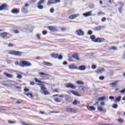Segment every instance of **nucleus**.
<instances>
[{
  "label": "nucleus",
  "mask_w": 125,
  "mask_h": 125,
  "mask_svg": "<svg viewBox=\"0 0 125 125\" xmlns=\"http://www.w3.org/2000/svg\"><path fill=\"white\" fill-rule=\"evenodd\" d=\"M72 57L74 58V59H75V60H77L78 61L80 60V58H79V54H78V53L74 54L72 55Z\"/></svg>",
  "instance_id": "12"
},
{
  "label": "nucleus",
  "mask_w": 125,
  "mask_h": 125,
  "mask_svg": "<svg viewBox=\"0 0 125 125\" xmlns=\"http://www.w3.org/2000/svg\"><path fill=\"white\" fill-rule=\"evenodd\" d=\"M37 7L39 9H43V6L42 5H38Z\"/></svg>",
  "instance_id": "36"
},
{
  "label": "nucleus",
  "mask_w": 125,
  "mask_h": 125,
  "mask_svg": "<svg viewBox=\"0 0 125 125\" xmlns=\"http://www.w3.org/2000/svg\"><path fill=\"white\" fill-rule=\"evenodd\" d=\"M78 89L80 91H83V92H84V91L86 90V88L83 86H80V87H79Z\"/></svg>",
  "instance_id": "16"
},
{
  "label": "nucleus",
  "mask_w": 125,
  "mask_h": 125,
  "mask_svg": "<svg viewBox=\"0 0 125 125\" xmlns=\"http://www.w3.org/2000/svg\"><path fill=\"white\" fill-rule=\"evenodd\" d=\"M88 35H92V31L91 30H89L88 31Z\"/></svg>",
  "instance_id": "57"
},
{
  "label": "nucleus",
  "mask_w": 125,
  "mask_h": 125,
  "mask_svg": "<svg viewBox=\"0 0 125 125\" xmlns=\"http://www.w3.org/2000/svg\"><path fill=\"white\" fill-rule=\"evenodd\" d=\"M41 89L43 91V93L45 95H48V94H49V92L46 91V88H45V87L42 86Z\"/></svg>",
  "instance_id": "10"
},
{
  "label": "nucleus",
  "mask_w": 125,
  "mask_h": 125,
  "mask_svg": "<svg viewBox=\"0 0 125 125\" xmlns=\"http://www.w3.org/2000/svg\"><path fill=\"white\" fill-rule=\"evenodd\" d=\"M89 8H91V9L94 8V4H90L89 5Z\"/></svg>",
  "instance_id": "45"
},
{
  "label": "nucleus",
  "mask_w": 125,
  "mask_h": 125,
  "mask_svg": "<svg viewBox=\"0 0 125 125\" xmlns=\"http://www.w3.org/2000/svg\"><path fill=\"white\" fill-rule=\"evenodd\" d=\"M104 79H105V77L104 76H100L99 77V80H100L101 81H103Z\"/></svg>",
  "instance_id": "47"
},
{
  "label": "nucleus",
  "mask_w": 125,
  "mask_h": 125,
  "mask_svg": "<svg viewBox=\"0 0 125 125\" xmlns=\"http://www.w3.org/2000/svg\"><path fill=\"white\" fill-rule=\"evenodd\" d=\"M120 92H121V93H123V94L125 93V89L121 90Z\"/></svg>",
  "instance_id": "62"
},
{
  "label": "nucleus",
  "mask_w": 125,
  "mask_h": 125,
  "mask_svg": "<svg viewBox=\"0 0 125 125\" xmlns=\"http://www.w3.org/2000/svg\"><path fill=\"white\" fill-rule=\"evenodd\" d=\"M98 111H100V112H102L103 113H106V109H103L102 107L99 106L98 107Z\"/></svg>",
  "instance_id": "18"
},
{
  "label": "nucleus",
  "mask_w": 125,
  "mask_h": 125,
  "mask_svg": "<svg viewBox=\"0 0 125 125\" xmlns=\"http://www.w3.org/2000/svg\"><path fill=\"white\" fill-rule=\"evenodd\" d=\"M11 12L13 14H18V13H19V10L15 8V9H13L11 10Z\"/></svg>",
  "instance_id": "15"
},
{
  "label": "nucleus",
  "mask_w": 125,
  "mask_h": 125,
  "mask_svg": "<svg viewBox=\"0 0 125 125\" xmlns=\"http://www.w3.org/2000/svg\"><path fill=\"white\" fill-rule=\"evenodd\" d=\"M60 42H64L65 41H66V39H60L59 40Z\"/></svg>",
  "instance_id": "50"
},
{
  "label": "nucleus",
  "mask_w": 125,
  "mask_h": 125,
  "mask_svg": "<svg viewBox=\"0 0 125 125\" xmlns=\"http://www.w3.org/2000/svg\"><path fill=\"white\" fill-rule=\"evenodd\" d=\"M98 15L100 16V15H104V13H103L102 12H99L98 13Z\"/></svg>",
  "instance_id": "51"
},
{
  "label": "nucleus",
  "mask_w": 125,
  "mask_h": 125,
  "mask_svg": "<svg viewBox=\"0 0 125 125\" xmlns=\"http://www.w3.org/2000/svg\"><path fill=\"white\" fill-rule=\"evenodd\" d=\"M70 92H71V93L73 94L74 95H75V96H78V97L81 96V95L79 94V93H78L75 91H71Z\"/></svg>",
  "instance_id": "28"
},
{
  "label": "nucleus",
  "mask_w": 125,
  "mask_h": 125,
  "mask_svg": "<svg viewBox=\"0 0 125 125\" xmlns=\"http://www.w3.org/2000/svg\"><path fill=\"white\" fill-rule=\"evenodd\" d=\"M64 96H67V99L69 98V95H61L59 96V97H60V98H62V97H64Z\"/></svg>",
  "instance_id": "35"
},
{
  "label": "nucleus",
  "mask_w": 125,
  "mask_h": 125,
  "mask_svg": "<svg viewBox=\"0 0 125 125\" xmlns=\"http://www.w3.org/2000/svg\"><path fill=\"white\" fill-rule=\"evenodd\" d=\"M78 103H79V104H80V102H78V100H74V101L72 103V104H73V105H77L78 104Z\"/></svg>",
  "instance_id": "34"
},
{
  "label": "nucleus",
  "mask_w": 125,
  "mask_h": 125,
  "mask_svg": "<svg viewBox=\"0 0 125 125\" xmlns=\"http://www.w3.org/2000/svg\"><path fill=\"white\" fill-rule=\"evenodd\" d=\"M42 64H43V65H44L45 66H52V64L51 63H50V62H43Z\"/></svg>",
  "instance_id": "22"
},
{
  "label": "nucleus",
  "mask_w": 125,
  "mask_h": 125,
  "mask_svg": "<svg viewBox=\"0 0 125 125\" xmlns=\"http://www.w3.org/2000/svg\"><path fill=\"white\" fill-rule=\"evenodd\" d=\"M8 34L9 33L7 32H3L0 33V36L1 38H2V39H4L5 38H6V36H7V35H8Z\"/></svg>",
  "instance_id": "13"
},
{
  "label": "nucleus",
  "mask_w": 125,
  "mask_h": 125,
  "mask_svg": "<svg viewBox=\"0 0 125 125\" xmlns=\"http://www.w3.org/2000/svg\"><path fill=\"white\" fill-rule=\"evenodd\" d=\"M76 83H77V84H79V85H83V84H84L83 82L81 81H77Z\"/></svg>",
  "instance_id": "29"
},
{
  "label": "nucleus",
  "mask_w": 125,
  "mask_h": 125,
  "mask_svg": "<svg viewBox=\"0 0 125 125\" xmlns=\"http://www.w3.org/2000/svg\"><path fill=\"white\" fill-rule=\"evenodd\" d=\"M50 4H55L54 0H49L47 2V5H50Z\"/></svg>",
  "instance_id": "25"
},
{
  "label": "nucleus",
  "mask_w": 125,
  "mask_h": 125,
  "mask_svg": "<svg viewBox=\"0 0 125 125\" xmlns=\"http://www.w3.org/2000/svg\"><path fill=\"white\" fill-rule=\"evenodd\" d=\"M105 21H106V18H103L102 19V22H105Z\"/></svg>",
  "instance_id": "60"
},
{
  "label": "nucleus",
  "mask_w": 125,
  "mask_h": 125,
  "mask_svg": "<svg viewBox=\"0 0 125 125\" xmlns=\"http://www.w3.org/2000/svg\"><path fill=\"white\" fill-rule=\"evenodd\" d=\"M75 34L77 36H84V33L81 29H79L75 32Z\"/></svg>",
  "instance_id": "8"
},
{
  "label": "nucleus",
  "mask_w": 125,
  "mask_h": 125,
  "mask_svg": "<svg viewBox=\"0 0 125 125\" xmlns=\"http://www.w3.org/2000/svg\"><path fill=\"white\" fill-rule=\"evenodd\" d=\"M121 99H122V96H120L116 99L114 102H120L121 101Z\"/></svg>",
  "instance_id": "30"
},
{
  "label": "nucleus",
  "mask_w": 125,
  "mask_h": 125,
  "mask_svg": "<svg viewBox=\"0 0 125 125\" xmlns=\"http://www.w3.org/2000/svg\"><path fill=\"white\" fill-rule=\"evenodd\" d=\"M23 52L15 51V50H12L8 52V54H10L11 55H14V56H21Z\"/></svg>",
  "instance_id": "2"
},
{
  "label": "nucleus",
  "mask_w": 125,
  "mask_h": 125,
  "mask_svg": "<svg viewBox=\"0 0 125 125\" xmlns=\"http://www.w3.org/2000/svg\"><path fill=\"white\" fill-rule=\"evenodd\" d=\"M105 99H106V97H105L99 98L97 100V101H103V100H104Z\"/></svg>",
  "instance_id": "31"
},
{
  "label": "nucleus",
  "mask_w": 125,
  "mask_h": 125,
  "mask_svg": "<svg viewBox=\"0 0 125 125\" xmlns=\"http://www.w3.org/2000/svg\"><path fill=\"white\" fill-rule=\"evenodd\" d=\"M119 4H120V5H121V6H123V7H124V4L122 3V1L119 2Z\"/></svg>",
  "instance_id": "58"
},
{
  "label": "nucleus",
  "mask_w": 125,
  "mask_h": 125,
  "mask_svg": "<svg viewBox=\"0 0 125 125\" xmlns=\"http://www.w3.org/2000/svg\"><path fill=\"white\" fill-rule=\"evenodd\" d=\"M46 34H47V31L45 30L42 31V35H46Z\"/></svg>",
  "instance_id": "53"
},
{
  "label": "nucleus",
  "mask_w": 125,
  "mask_h": 125,
  "mask_svg": "<svg viewBox=\"0 0 125 125\" xmlns=\"http://www.w3.org/2000/svg\"><path fill=\"white\" fill-rule=\"evenodd\" d=\"M8 124H10V125H13L14 124H16V122L11 121H8Z\"/></svg>",
  "instance_id": "39"
},
{
  "label": "nucleus",
  "mask_w": 125,
  "mask_h": 125,
  "mask_svg": "<svg viewBox=\"0 0 125 125\" xmlns=\"http://www.w3.org/2000/svg\"><path fill=\"white\" fill-rule=\"evenodd\" d=\"M50 12L51 13H53L54 12V9L53 8H51L50 10Z\"/></svg>",
  "instance_id": "55"
},
{
  "label": "nucleus",
  "mask_w": 125,
  "mask_h": 125,
  "mask_svg": "<svg viewBox=\"0 0 125 125\" xmlns=\"http://www.w3.org/2000/svg\"><path fill=\"white\" fill-rule=\"evenodd\" d=\"M90 38L94 42H103L105 41V39L102 38H98L95 39V36L94 35L91 36Z\"/></svg>",
  "instance_id": "1"
},
{
  "label": "nucleus",
  "mask_w": 125,
  "mask_h": 125,
  "mask_svg": "<svg viewBox=\"0 0 125 125\" xmlns=\"http://www.w3.org/2000/svg\"><path fill=\"white\" fill-rule=\"evenodd\" d=\"M66 112H68V113H72L73 114H75L78 112V110L72 108H67L66 109Z\"/></svg>",
  "instance_id": "6"
},
{
  "label": "nucleus",
  "mask_w": 125,
  "mask_h": 125,
  "mask_svg": "<svg viewBox=\"0 0 125 125\" xmlns=\"http://www.w3.org/2000/svg\"><path fill=\"white\" fill-rule=\"evenodd\" d=\"M2 10H8V6L6 3H3L0 6V11Z\"/></svg>",
  "instance_id": "4"
},
{
  "label": "nucleus",
  "mask_w": 125,
  "mask_h": 125,
  "mask_svg": "<svg viewBox=\"0 0 125 125\" xmlns=\"http://www.w3.org/2000/svg\"><path fill=\"white\" fill-rule=\"evenodd\" d=\"M120 82L119 81H116L115 82L109 84V85H111L112 87H115V86H117V83Z\"/></svg>",
  "instance_id": "23"
},
{
  "label": "nucleus",
  "mask_w": 125,
  "mask_h": 125,
  "mask_svg": "<svg viewBox=\"0 0 125 125\" xmlns=\"http://www.w3.org/2000/svg\"><path fill=\"white\" fill-rule=\"evenodd\" d=\"M65 86L67 88H71L72 89H76V85H74L73 83H67Z\"/></svg>",
  "instance_id": "7"
},
{
  "label": "nucleus",
  "mask_w": 125,
  "mask_h": 125,
  "mask_svg": "<svg viewBox=\"0 0 125 125\" xmlns=\"http://www.w3.org/2000/svg\"><path fill=\"white\" fill-rule=\"evenodd\" d=\"M92 69H93V70H95V69H96V65H92Z\"/></svg>",
  "instance_id": "56"
},
{
  "label": "nucleus",
  "mask_w": 125,
  "mask_h": 125,
  "mask_svg": "<svg viewBox=\"0 0 125 125\" xmlns=\"http://www.w3.org/2000/svg\"><path fill=\"white\" fill-rule=\"evenodd\" d=\"M118 122L120 123V124H124V119H118Z\"/></svg>",
  "instance_id": "37"
},
{
  "label": "nucleus",
  "mask_w": 125,
  "mask_h": 125,
  "mask_svg": "<svg viewBox=\"0 0 125 125\" xmlns=\"http://www.w3.org/2000/svg\"><path fill=\"white\" fill-rule=\"evenodd\" d=\"M6 62L7 64H11V63H12V62L9 60H6Z\"/></svg>",
  "instance_id": "48"
},
{
  "label": "nucleus",
  "mask_w": 125,
  "mask_h": 125,
  "mask_svg": "<svg viewBox=\"0 0 125 125\" xmlns=\"http://www.w3.org/2000/svg\"><path fill=\"white\" fill-rule=\"evenodd\" d=\"M103 28V26H97L94 28V31H100Z\"/></svg>",
  "instance_id": "24"
},
{
  "label": "nucleus",
  "mask_w": 125,
  "mask_h": 125,
  "mask_svg": "<svg viewBox=\"0 0 125 125\" xmlns=\"http://www.w3.org/2000/svg\"><path fill=\"white\" fill-rule=\"evenodd\" d=\"M55 0V4L56 3H58L61 1V0Z\"/></svg>",
  "instance_id": "49"
},
{
  "label": "nucleus",
  "mask_w": 125,
  "mask_h": 125,
  "mask_svg": "<svg viewBox=\"0 0 125 125\" xmlns=\"http://www.w3.org/2000/svg\"><path fill=\"white\" fill-rule=\"evenodd\" d=\"M20 65L21 67H30L32 66V63L26 61H22L20 62Z\"/></svg>",
  "instance_id": "3"
},
{
  "label": "nucleus",
  "mask_w": 125,
  "mask_h": 125,
  "mask_svg": "<svg viewBox=\"0 0 125 125\" xmlns=\"http://www.w3.org/2000/svg\"><path fill=\"white\" fill-rule=\"evenodd\" d=\"M69 69L70 70H78V67L75 66V64L73 63L68 66Z\"/></svg>",
  "instance_id": "11"
},
{
  "label": "nucleus",
  "mask_w": 125,
  "mask_h": 125,
  "mask_svg": "<svg viewBox=\"0 0 125 125\" xmlns=\"http://www.w3.org/2000/svg\"><path fill=\"white\" fill-rule=\"evenodd\" d=\"M111 49H112L113 50H117V48L116 46H113L112 47Z\"/></svg>",
  "instance_id": "52"
},
{
  "label": "nucleus",
  "mask_w": 125,
  "mask_h": 125,
  "mask_svg": "<svg viewBox=\"0 0 125 125\" xmlns=\"http://www.w3.org/2000/svg\"><path fill=\"white\" fill-rule=\"evenodd\" d=\"M54 100H55V102H56L57 103H60V102H61L60 99H59L58 98H55Z\"/></svg>",
  "instance_id": "32"
},
{
  "label": "nucleus",
  "mask_w": 125,
  "mask_h": 125,
  "mask_svg": "<svg viewBox=\"0 0 125 125\" xmlns=\"http://www.w3.org/2000/svg\"><path fill=\"white\" fill-rule=\"evenodd\" d=\"M53 92L59 93V92H60V90H58V89H55L54 90H53Z\"/></svg>",
  "instance_id": "43"
},
{
  "label": "nucleus",
  "mask_w": 125,
  "mask_h": 125,
  "mask_svg": "<svg viewBox=\"0 0 125 125\" xmlns=\"http://www.w3.org/2000/svg\"><path fill=\"white\" fill-rule=\"evenodd\" d=\"M123 7V6H121L120 8H118L119 12H120V14H123V12H122V9Z\"/></svg>",
  "instance_id": "38"
},
{
  "label": "nucleus",
  "mask_w": 125,
  "mask_h": 125,
  "mask_svg": "<svg viewBox=\"0 0 125 125\" xmlns=\"http://www.w3.org/2000/svg\"><path fill=\"white\" fill-rule=\"evenodd\" d=\"M3 75H4V76H6L7 78H9L10 79H12V78H13V76L12 75V74H9L8 73H7L6 72H4Z\"/></svg>",
  "instance_id": "17"
},
{
  "label": "nucleus",
  "mask_w": 125,
  "mask_h": 125,
  "mask_svg": "<svg viewBox=\"0 0 125 125\" xmlns=\"http://www.w3.org/2000/svg\"><path fill=\"white\" fill-rule=\"evenodd\" d=\"M78 69H79V70L80 71H84L86 68L84 65H80L79 67H78Z\"/></svg>",
  "instance_id": "19"
},
{
  "label": "nucleus",
  "mask_w": 125,
  "mask_h": 125,
  "mask_svg": "<svg viewBox=\"0 0 125 125\" xmlns=\"http://www.w3.org/2000/svg\"><path fill=\"white\" fill-rule=\"evenodd\" d=\"M63 65H67L68 64V62L66 61H64L62 62Z\"/></svg>",
  "instance_id": "64"
},
{
  "label": "nucleus",
  "mask_w": 125,
  "mask_h": 125,
  "mask_svg": "<svg viewBox=\"0 0 125 125\" xmlns=\"http://www.w3.org/2000/svg\"><path fill=\"white\" fill-rule=\"evenodd\" d=\"M78 16H79V15L73 14L72 15L70 16L69 17V19L73 20V19H76V18L78 17Z\"/></svg>",
  "instance_id": "20"
},
{
  "label": "nucleus",
  "mask_w": 125,
  "mask_h": 125,
  "mask_svg": "<svg viewBox=\"0 0 125 125\" xmlns=\"http://www.w3.org/2000/svg\"><path fill=\"white\" fill-rule=\"evenodd\" d=\"M112 107L113 109H117L118 108V104H113Z\"/></svg>",
  "instance_id": "42"
},
{
  "label": "nucleus",
  "mask_w": 125,
  "mask_h": 125,
  "mask_svg": "<svg viewBox=\"0 0 125 125\" xmlns=\"http://www.w3.org/2000/svg\"><path fill=\"white\" fill-rule=\"evenodd\" d=\"M90 109L91 111H95V110H96L95 107H94L93 106H90Z\"/></svg>",
  "instance_id": "40"
},
{
  "label": "nucleus",
  "mask_w": 125,
  "mask_h": 125,
  "mask_svg": "<svg viewBox=\"0 0 125 125\" xmlns=\"http://www.w3.org/2000/svg\"><path fill=\"white\" fill-rule=\"evenodd\" d=\"M24 91L25 92H28V91H29V89L28 88H24Z\"/></svg>",
  "instance_id": "63"
},
{
  "label": "nucleus",
  "mask_w": 125,
  "mask_h": 125,
  "mask_svg": "<svg viewBox=\"0 0 125 125\" xmlns=\"http://www.w3.org/2000/svg\"><path fill=\"white\" fill-rule=\"evenodd\" d=\"M109 99H110L111 100H114V99H115V98L114 97V96H109Z\"/></svg>",
  "instance_id": "54"
},
{
  "label": "nucleus",
  "mask_w": 125,
  "mask_h": 125,
  "mask_svg": "<svg viewBox=\"0 0 125 125\" xmlns=\"http://www.w3.org/2000/svg\"><path fill=\"white\" fill-rule=\"evenodd\" d=\"M35 81L36 83H43L42 81H40V80H38V79H37V78L35 79Z\"/></svg>",
  "instance_id": "33"
},
{
  "label": "nucleus",
  "mask_w": 125,
  "mask_h": 125,
  "mask_svg": "<svg viewBox=\"0 0 125 125\" xmlns=\"http://www.w3.org/2000/svg\"><path fill=\"white\" fill-rule=\"evenodd\" d=\"M58 59L61 60L63 59V56L62 55H59L58 56Z\"/></svg>",
  "instance_id": "44"
},
{
  "label": "nucleus",
  "mask_w": 125,
  "mask_h": 125,
  "mask_svg": "<svg viewBox=\"0 0 125 125\" xmlns=\"http://www.w3.org/2000/svg\"><path fill=\"white\" fill-rule=\"evenodd\" d=\"M44 2V0H41L38 3V5L42 4Z\"/></svg>",
  "instance_id": "41"
},
{
  "label": "nucleus",
  "mask_w": 125,
  "mask_h": 125,
  "mask_svg": "<svg viewBox=\"0 0 125 125\" xmlns=\"http://www.w3.org/2000/svg\"><path fill=\"white\" fill-rule=\"evenodd\" d=\"M17 78L18 79H22V76L21 75L19 74L17 75Z\"/></svg>",
  "instance_id": "59"
},
{
  "label": "nucleus",
  "mask_w": 125,
  "mask_h": 125,
  "mask_svg": "<svg viewBox=\"0 0 125 125\" xmlns=\"http://www.w3.org/2000/svg\"><path fill=\"white\" fill-rule=\"evenodd\" d=\"M21 10L22 13H28V9H27L26 8H25V7L23 6L21 8Z\"/></svg>",
  "instance_id": "21"
},
{
  "label": "nucleus",
  "mask_w": 125,
  "mask_h": 125,
  "mask_svg": "<svg viewBox=\"0 0 125 125\" xmlns=\"http://www.w3.org/2000/svg\"><path fill=\"white\" fill-rule=\"evenodd\" d=\"M92 13V11H90L85 13L83 14V16H84V17H88V16H91Z\"/></svg>",
  "instance_id": "14"
},
{
  "label": "nucleus",
  "mask_w": 125,
  "mask_h": 125,
  "mask_svg": "<svg viewBox=\"0 0 125 125\" xmlns=\"http://www.w3.org/2000/svg\"><path fill=\"white\" fill-rule=\"evenodd\" d=\"M104 71H105V69H104V68H102L100 69H98L97 70V73L102 74V73H103V72H104Z\"/></svg>",
  "instance_id": "27"
},
{
  "label": "nucleus",
  "mask_w": 125,
  "mask_h": 125,
  "mask_svg": "<svg viewBox=\"0 0 125 125\" xmlns=\"http://www.w3.org/2000/svg\"><path fill=\"white\" fill-rule=\"evenodd\" d=\"M48 29L51 33H55V32H57V28H56V26H48Z\"/></svg>",
  "instance_id": "5"
},
{
  "label": "nucleus",
  "mask_w": 125,
  "mask_h": 125,
  "mask_svg": "<svg viewBox=\"0 0 125 125\" xmlns=\"http://www.w3.org/2000/svg\"><path fill=\"white\" fill-rule=\"evenodd\" d=\"M30 6V5L28 3H26L24 5V6H23L24 7H29V6Z\"/></svg>",
  "instance_id": "61"
},
{
  "label": "nucleus",
  "mask_w": 125,
  "mask_h": 125,
  "mask_svg": "<svg viewBox=\"0 0 125 125\" xmlns=\"http://www.w3.org/2000/svg\"><path fill=\"white\" fill-rule=\"evenodd\" d=\"M51 57L52 58H55V59H56L58 58V54H51L50 55Z\"/></svg>",
  "instance_id": "26"
},
{
  "label": "nucleus",
  "mask_w": 125,
  "mask_h": 125,
  "mask_svg": "<svg viewBox=\"0 0 125 125\" xmlns=\"http://www.w3.org/2000/svg\"><path fill=\"white\" fill-rule=\"evenodd\" d=\"M8 47H12L14 46V45L12 43H9L8 45Z\"/></svg>",
  "instance_id": "46"
},
{
  "label": "nucleus",
  "mask_w": 125,
  "mask_h": 125,
  "mask_svg": "<svg viewBox=\"0 0 125 125\" xmlns=\"http://www.w3.org/2000/svg\"><path fill=\"white\" fill-rule=\"evenodd\" d=\"M39 74L40 75V78H45V77L49 76V74L42 72H39Z\"/></svg>",
  "instance_id": "9"
}]
</instances>
